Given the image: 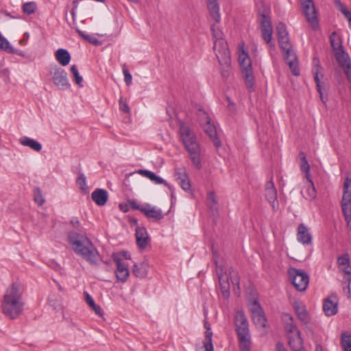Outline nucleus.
I'll list each match as a JSON object with an SVG mask.
<instances>
[{
  "label": "nucleus",
  "instance_id": "nucleus-2",
  "mask_svg": "<svg viewBox=\"0 0 351 351\" xmlns=\"http://www.w3.org/2000/svg\"><path fill=\"white\" fill-rule=\"evenodd\" d=\"M23 293L19 282H13L7 288L1 301V311L5 317L14 319L22 314L25 306Z\"/></svg>",
  "mask_w": 351,
  "mask_h": 351
},
{
  "label": "nucleus",
  "instance_id": "nucleus-18",
  "mask_svg": "<svg viewBox=\"0 0 351 351\" xmlns=\"http://www.w3.org/2000/svg\"><path fill=\"white\" fill-rule=\"evenodd\" d=\"M323 310L327 316H332L337 313L338 302L335 295H331L324 300Z\"/></svg>",
  "mask_w": 351,
  "mask_h": 351
},
{
  "label": "nucleus",
  "instance_id": "nucleus-38",
  "mask_svg": "<svg viewBox=\"0 0 351 351\" xmlns=\"http://www.w3.org/2000/svg\"><path fill=\"white\" fill-rule=\"evenodd\" d=\"M197 116L200 124L202 125L211 122L208 113L202 108H198Z\"/></svg>",
  "mask_w": 351,
  "mask_h": 351
},
{
  "label": "nucleus",
  "instance_id": "nucleus-33",
  "mask_svg": "<svg viewBox=\"0 0 351 351\" xmlns=\"http://www.w3.org/2000/svg\"><path fill=\"white\" fill-rule=\"evenodd\" d=\"M248 68H250V64L247 65ZM243 77L245 81L246 86L247 89L252 92L253 91V87H254V75L252 73V70H250L248 69V70H246L245 72L242 73Z\"/></svg>",
  "mask_w": 351,
  "mask_h": 351
},
{
  "label": "nucleus",
  "instance_id": "nucleus-6",
  "mask_svg": "<svg viewBox=\"0 0 351 351\" xmlns=\"http://www.w3.org/2000/svg\"><path fill=\"white\" fill-rule=\"evenodd\" d=\"M288 274L296 290L304 291L306 289L309 282V276L306 272L300 269L291 267L288 269Z\"/></svg>",
  "mask_w": 351,
  "mask_h": 351
},
{
  "label": "nucleus",
  "instance_id": "nucleus-8",
  "mask_svg": "<svg viewBox=\"0 0 351 351\" xmlns=\"http://www.w3.org/2000/svg\"><path fill=\"white\" fill-rule=\"evenodd\" d=\"M49 74L52 75V81L56 86L60 90L69 89L71 86L67 78L66 72L61 67L53 65L51 67Z\"/></svg>",
  "mask_w": 351,
  "mask_h": 351
},
{
  "label": "nucleus",
  "instance_id": "nucleus-43",
  "mask_svg": "<svg viewBox=\"0 0 351 351\" xmlns=\"http://www.w3.org/2000/svg\"><path fill=\"white\" fill-rule=\"evenodd\" d=\"M70 71H71V73H72V75L74 77L75 83L78 86H80L81 87L83 86V85L82 84V82L83 81V78H82V77L79 73V71H78V69H77V66L76 65H75V64L72 65L71 66Z\"/></svg>",
  "mask_w": 351,
  "mask_h": 351
},
{
  "label": "nucleus",
  "instance_id": "nucleus-60",
  "mask_svg": "<svg viewBox=\"0 0 351 351\" xmlns=\"http://www.w3.org/2000/svg\"><path fill=\"white\" fill-rule=\"evenodd\" d=\"M251 61V59L247 52H245L244 50H242V51L239 55V61Z\"/></svg>",
  "mask_w": 351,
  "mask_h": 351
},
{
  "label": "nucleus",
  "instance_id": "nucleus-5",
  "mask_svg": "<svg viewBox=\"0 0 351 351\" xmlns=\"http://www.w3.org/2000/svg\"><path fill=\"white\" fill-rule=\"evenodd\" d=\"M346 228L351 231V178L346 177L343 183V193L341 202Z\"/></svg>",
  "mask_w": 351,
  "mask_h": 351
},
{
  "label": "nucleus",
  "instance_id": "nucleus-46",
  "mask_svg": "<svg viewBox=\"0 0 351 351\" xmlns=\"http://www.w3.org/2000/svg\"><path fill=\"white\" fill-rule=\"evenodd\" d=\"M77 184L80 186L82 191H86L87 189L86 177L84 173H80L77 178Z\"/></svg>",
  "mask_w": 351,
  "mask_h": 351
},
{
  "label": "nucleus",
  "instance_id": "nucleus-31",
  "mask_svg": "<svg viewBox=\"0 0 351 351\" xmlns=\"http://www.w3.org/2000/svg\"><path fill=\"white\" fill-rule=\"evenodd\" d=\"M322 69V67L319 64V63H317L316 66L312 69V73L313 74L314 80L316 83L317 90L319 93L320 97L323 101L321 82L319 77V74L321 73Z\"/></svg>",
  "mask_w": 351,
  "mask_h": 351
},
{
  "label": "nucleus",
  "instance_id": "nucleus-42",
  "mask_svg": "<svg viewBox=\"0 0 351 351\" xmlns=\"http://www.w3.org/2000/svg\"><path fill=\"white\" fill-rule=\"evenodd\" d=\"M309 182V186L306 189V193H307V197H306V199L308 198L309 199H315L316 198V196H317V192H316V190H315V186H314V183L312 180L311 178H309V179H307Z\"/></svg>",
  "mask_w": 351,
  "mask_h": 351
},
{
  "label": "nucleus",
  "instance_id": "nucleus-58",
  "mask_svg": "<svg viewBox=\"0 0 351 351\" xmlns=\"http://www.w3.org/2000/svg\"><path fill=\"white\" fill-rule=\"evenodd\" d=\"M124 80L125 84L128 86L132 83V77L128 69H123Z\"/></svg>",
  "mask_w": 351,
  "mask_h": 351
},
{
  "label": "nucleus",
  "instance_id": "nucleus-21",
  "mask_svg": "<svg viewBox=\"0 0 351 351\" xmlns=\"http://www.w3.org/2000/svg\"><path fill=\"white\" fill-rule=\"evenodd\" d=\"M204 132L208 136L210 139L213 143L216 148H219L221 145V142L218 136L215 126L211 123L204 125Z\"/></svg>",
  "mask_w": 351,
  "mask_h": 351
},
{
  "label": "nucleus",
  "instance_id": "nucleus-3",
  "mask_svg": "<svg viewBox=\"0 0 351 351\" xmlns=\"http://www.w3.org/2000/svg\"><path fill=\"white\" fill-rule=\"evenodd\" d=\"M179 133L182 143L189 154L193 165L197 169L202 168L200 145L195 132L184 123L180 125Z\"/></svg>",
  "mask_w": 351,
  "mask_h": 351
},
{
  "label": "nucleus",
  "instance_id": "nucleus-54",
  "mask_svg": "<svg viewBox=\"0 0 351 351\" xmlns=\"http://www.w3.org/2000/svg\"><path fill=\"white\" fill-rule=\"evenodd\" d=\"M342 69L344 71L347 80L351 84V63L345 65V66L342 67Z\"/></svg>",
  "mask_w": 351,
  "mask_h": 351
},
{
  "label": "nucleus",
  "instance_id": "nucleus-11",
  "mask_svg": "<svg viewBox=\"0 0 351 351\" xmlns=\"http://www.w3.org/2000/svg\"><path fill=\"white\" fill-rule=\"evenodd\" d=\"M251 317L254 324L256 327H266L267 319L265 316V313L263 308L261 306V304L257 300H254L252 304Z\"/></svg>",
  "mask_w": 351,
  "mask_h": 351
},
{
  "label": "nucleus",
  "instance_id": "nucleus-64",
  "mask_svg": "<svg viewBox=\"0 0 351 351\" xmlns=\"http://www.w3.org/2000/svg\"><path fill=\"white\" fill-rule=\"evenodd\" d=\"M276 351H287L283 343L278 342L276 345Z\"/></svg>",
  "mask_w": 351,
  "mask_h": 351
},
{
  "label": "nucleus",
  "instance_id": "nucleus-28",
  "mask_svg": "<svg viewBox=\"0 0 351 351\" xmlns=\"http://www.w3.org/2000/svg\"><path fill=\"white\" fill-rule=\"evenodd\" d=\"M204 327L206 330L205 332L204 348L205 349V351H214L213 340H212L213 332L211 331L210 325L208 323L204 324Z\"/></svg>",
  "mask_w": 351,
  "mask_h": 351
},
{
  "label": "nucleus",
  "instance_id": "nucleus-4",
  "mask_svg": "<svg viewBox=\"0 0 351 351\" xmlns=\"http://www.w3.org/2000/svg\"><path fill=\"white\" fill-rule=\"evenodd\" d=\"M234 324L240 351H250L252 342L249 322L243 311H237L235 313Z\"/></svg>",
  "mask_w": 351,
  "mask_h": 351
},
{
  "label": "nucleus",
  "instance_id": "nucleus-32",
  "mask_svg": "<svg viewBox=\"0 0 351 351\" xmlns=\"http://www.w3.org/2000/svg\"><path fill=\"white\" fill-rule=\"evenodd\" d=\"M282 317L286 322V330L290 333L297 332L299 330L296 326L293 324V318L289 313H283Z\"/></svg>",
  "mask_w": 351,
  "mask_h": 351
},
{
  "label": "nucleus",
  "instance_id": "nucleus-7",
  "mask_svg": "<svg viewBox=\"0 0 351 351\" xmlns=\"http://www.w3.org/2000/svg\"><path fill=\"white\" fill-rule=\"evenodd\" d=\"M300 4L307 22L312 29H317L319 27V21L313 0H300Z\"/></svg>",
  "mask_w": 351,
  "mask_h": 351
},
{
  "label": "nucleus",
  "instance_id": "nucleus-56",
  "mask_svg": "<svg viewBox=\"0 0 351 351\" xmlns=\"http://www.w3.org/2000/svg\"><path fill=\"white\" fill-rule=\"evenodd\" d=\"M84 298L86 300V304L91 308L93 306L95 303L93 300V298L91 297V295L86 291L84 292Z\"/></svg>",
  "mask_w": 351,
  "mask_h": 351
},
{
  "label": "nucleus",
  "instance_id": "nucleus-45",
  "mask_svg": "<svg viewBox=\"0 0 351 351\" xmlns=\"http://www.w3.org/2000/svg\"><path fill=\"white\" fill-rule=\"evenodd\" d=\"M337 263L339 265L345 266L344 268H347V269H348V268L350 267L349 255L348 254H345L339 257L337 259Z\"/></svg>",
  "mask_w": 351,
  "mask_h": 351
},
{
  "label": "nucleus",
  "instance_id": "nucleus-20",
  "mask_svg": "<svg viewBox=\"0 0 351 351\" xmlns=\"http://www.w3.org/2000/svg\"><path fill=\"white\" fill-rule=\"evenodd\" d=\"M91 198L97 206H104L108 199V193L106 190L96 189L91 194Z\"/></svg>",
  "mask_w": 351,
  "mask_h": 351
},
{
  "label": "nucleus",
  "instance_id": "nucleus-1",
  "mask_svg": "<svg viewBox=\"0 0 351 351\" xmlns=\"http://www.w3.org/2000/svg\"><path fill=\"white\" fill-rule=\"evenodd\" d=\"M67 241L75 254L85 260L90 265L97 266L101 258L99 251L85 233L69 231Z\"/></svg>",
  "mask_w": 351,
  "mask_h": 351
},
{
  "label": "nucleus",
  "instance_id": "nucleus-39",
  "mask_svg": "<svg viewBox=\"0 0 351 351\" xmlns=\"http://www.w3.org/2000/svg\"><path fill=\"white\" fill-rule=\"evenodd\" d=\"M76 32H77L78 35L82 37L84 40L88 42L89 43L93 44L96 46L101 45V41H99L97 38L93 37L90 35L86 34L81 30H80L78 28H76Z\"/></svg>",
  "mask_w": 351,
  "mask_h": 351
},
{
  "label": "nucleus",
  "instance_id": "nucleus-41",
  "mask_svg": "<svg viewBox=\"0 0 351 351\" xmlns=\"http://www.w3.org/2000/svg\"><path fill=\"white\" fill-rule=\"evenodd\" d=\"M0 49L7 53L14 52L9 41L0 33Z\"/></svg>",
  "mask_w": 351,
  "mask_h": 351
},
{
  "label": "nucleus",
  "instance_id": "nucleus-10",
  "mask_svg": "<svg viewBox=\"0 0 351 351\" xmlns=\"http://www.w3.org/2000/svg\"><path fill=\"white\" fill-rule=\"evenodd\" d=\"M260 16H261V29L262 38L267 43V44L269 45V47H274L275 45L271 41L273 29L271 19L269 16L263 12L261 13Z\"/></svg>",
  "mask_w": 351,
  "mask_h": 351
},
{
  "label": "nucleus",
  "instance_id": "nucleus-50",
  "mask_svg": "<svg viewBox=\"0 0 351 351\" xmlns=\"http://www.w3.org/2000/svg\"><path fill=\"white\" fill-rule=\"evenodd\" d=\"M230 276L231 282L233 285H235L237 286L238 289H239V278L238 276V274L234 271L232 269L230 270Z\"/></svg>",
  "mask_w": 351,
  "mask_h": 351
},
{
  "label": "nucleus",
  "instance_id": "nucleus-23",
  "mask_svg": "<svg viewBox=\"0 0 351 351\" xmlns=\"http://www.w3.org/2000/svg\"><path fill=\"white\" fill-rule=\"evenodd\" d=\"M289 345L293 351H305L303 347V339L300 330H297L295 337H289Z\"/></svg>",
  "mask_w": 351,
  "mask_h": 351
},
{
  "label": "nucleus",
  "instance_id": "nucleus-48",
  "mask_svg": "<svg viewBox=\"0 0 351 351\" xmlns=\"http://www.w3.org/2000/svg\"><path fill=\"white\" fill-rule=\"evenodd\" d=\"M278 40L281 49L291 45L289 42V34H287V36H279L278 37Z\"/></svg>",
  "mask_w": 351,
  "mask_h": 351
},
{
  "label": "nucleus",
  "instance_id": "nucleus-16",
  "mask_svg": "<svg viewBox=\"0 0 351 351\" xmlns=\"http://www.w3.org/2000/svg\"><path fill=\"white\" fill-rule=\"evenodd\" d=\"M297 240L303 245L312 244V235L309 229L304 224L300 223L297 229Z\"/></svg>",
  "mask_w": 351,
  "mask_h": 351
},
{
  "label": "nucleus",
  "instance_id": "nucleus-36",
  "mask_svg": "<svg viewBox=\"0 0 351 351\" xmlns=\"http://www.w3.org/2000/svg\"><path fill=\"white\" fill-rule=\"evenodd\" d=\"M207 199L208 202V206L213 213V215H215L217 213V201L215 198V194L213 191L208 193Z\"/></svg>",
  "mask_w": 351,
  "mask_h": 351
},
{
  "label": "nucleus",
  "instance_id": "nucleus-57",
  "mask_svg": "<svg viewBox=\"0 0 351 351\" xmlns=\"http://www.w3.org/2000/svg\"><path fill=\"white\" fill-rule=\"evenodd\" d=\"M239 63H240V66H241V71L242 73L243 72H245L246 70H248V66L247 65L250 64V70H252V61H246V60H244L243 62V61H239Z\"/></svg>",
  "mask_w": 351,
  "mask_h": 351
},
{
  "label": "nucleus",
  "instance_id": "nucleus-59",
  "mask_svg": "<svg viewBox=\"0 0 351 351\" xmlns=\"http://www.w3.org/2000/svg\"><path fill=\"white\" fill-rule=\"evenodd\" d=\"M130 208L133 210H139L141 213V209H143V205L139 206L135 200L131 199L128 201Z\"/></svg>",
  "mask_w": 351,
  "mask_h": 351
},
{
  "label": "nucleus",
  "instance_id": "nucleus-27",
  "mask_svg": "<svg viewBox=\"0 0 351 351\" xmlns=\"http://www.w3.org/2000/svg\"><path fill=\"white\" fill-rule=\"evenodd\" d=\"M341 271L343 274L342 283L345 285V286L343 287V291L346 294H347L348 298H350L351 271L350 270L347 269V268L341 269Z\"/></svg>",
  "mask_w": 351,
  "mask_h": 351
},
{
  "label": "nucleus",
  "instance_id": "nucleus-13",
  "mask_svg": "<svg viewBox=\"0 0 351 351\" xmlns=\"http://www.w3.org/2000/svg\"><path fill=\"white\" fill-rule=\"evenodd\" d=\"M265 197L271 204L274 211L278 209V202L277 200V190L274 186V182L271 180L265 184Z\"/></svg>",
  "mask_w": 351,
  "mask_h": 351
},
{
  "label": "nucleus",
  "instance_id": "nucleus-51",
  "mask_svg": "<svg viewBox=\"0 0 351 351\" xmlns=\"http://www.w3.org/2000/svg\"><path fill=\"white\" fill-rule=\"evenodd\" d=\"M179 184L181 188L185 191H191V185L189 179V177L184 180H182L179 182Z\"/></svg>",
  "mask_w": 351,
  "mask_h": 351
},
{
  "label": "nucleus",
  "instance_id": "nucleus-63",
  "mask_svg": "<svg viewBox=\"0 0 351 351\" xmlns=\"http://www.w3.org/2000/svg\"><path fill=\"white\" fill-rule=\"evenodd\" d=\"M70 223L72 225L73 228H77L80 226V222L77 217H72Z\"/></svg>",
  "mask_w": 351,
  "mask_h": 351
},
{
  "label": "nucleus",
  "instance_id": "nucleus-30",
  "mask_svg": "<svg viewBox=\"0 0 351 351\" xmlns=\"http://www.w3.org/2000/svg\"><path fill=\"white\" fill-rule=\"evenodd\" d=\"M138 173L140 175L145 176V178L149 179L150 180L155 182L156 184H161L162 183L165 182V180L159 177L155 173H154L151 171H149L147 169H139L138 171Z\"/></svg>",
  "mask_w": 351,
  "mask_h": 351
},
{
  "label": "nucleus",
  "instance_id": "nucleus-47",
  "mask_svg": "<svg viewBox=\"0 0 351 351\" xmlns=\"http://www.w3.org/2000/svg\"><path fill=\"white\" fill-rule=\"evenodd\" d=\"M34 200L40 206L43 205L45 202V199L42 195L41 191L38 187L34 190Z\"/></svg>",
  "mask_w": 351,
  "mask_h": 351
},
{
  "label": "nucleus",
  "instance_id": "nucleus-44",
  "mask_svg": "<svg viewBox=\"0 0 351 351\" xmlns=\"http://www.w3.org/2000/svg\"><path fill=\"white\" fill-rule=\"evenodd\" d=\"M175 177L180 182L187 178L189 176L184 168H177L175 172Z\"/></svg>",
  "mask_w": 351,
  "mask_h": 351
},
{
  "label": "nucleus",
  "instance_id": "nucleus-24",
  "mask_svg": "<svg viewBox=\"0 0 351 351\" xmlns=\"http://www.w3.org/2000/svg\"><path fill=\"white\" fill-rule=\"evenodd\" d=\"M293 307L297 314L298 318L304 324H307L309 319L306 306L301 305L300 302L295 301L293 304Z\"/></svg>",
  "mask_w": 351,
  "mask_h": 351
},
{
  "label": "nucleus",
  "instance_id": "nucleus-49",
  "mask_svg": "<svg viewBox=\"0 0 351 351\" xmlns=\"http://www.w3.org/2000/svg\"><path fill=\"white\" fill-rule=\"evenodd\" d=\"M278 37L281 36H287L288 32L287 30V27L285 23H279L276 27Z\"/></svg>",
  "mask_w": 351,
  "mask_h": 351
},
{
  "label": "nucleus",
  "instance_id": "nucleus-26",
  "mask_svg": "<svg viewBox=\"0 0 351 351\" xmlns=\"http://www.w3.org/2000/svg\"><path fill=\"white\" fill-rule=\"evenodd\" d=\"M19 141L22 145L29 147V148L36 152H38L42 149V144L38 141L29 137L23 136L20 138Z\"/></svg>",
  "mask_w": 351,
  "mask_h": 351
},
{
  "label": "nucleus",
  "instance_id": "nucleus-62",
  "mask_svg": "<svg viewBox=\"0 0 351 351\" xmlns=\"http://www.w3.org/2000/svg\"><path fill=\"white\" fill-rule=\"evenodd\" d=\"M211 32H212V35L213 36L214 38H217V40H220L221 39L220 38V36H221V32L219 31H216L215 29V25H213L211 26Z\"/></svg>",
  "mask_w": 351,
  "mask_h": 351
},
{
  "label": "nucleus",
  "instance_id": "nucleus-25",
  "mask_svg": "<svg viewBox=\"0 0 351 351\" xmlns=\"http://www.w3.org/2000/svg\"><path fill=\"white\" fill-rule=\"evenodd\" d=\"M56 60L62 66L68 65L71 61V55L65 49H59L55 53Z\"/></svg>",
  "mask_w": 351,
  "mask_h": 351
},
{
  "label": "nucleus",
  "instance_id": "nucleus-35",
  "mask_svg": "<svg viewBox=\"0 0 351 351\" xmlns=\"http://www.w3.org/2000/svg\"><path fill=\"white\" fill-rule=\"evenodd\" d=\"M299 156H300V160H301L300 169L302 171H303L306 173V178L307 179H309V178H311L310 166H309L308 162L306 158L305 154L304 152H300Z\"/></svg>",
  "mask_w": 351,
  "mask_h": 351
},
{
  "label": "nucleus",
  "instance_id": "nucleus-15",
  "mask_svg": "<svg viewBox=\"0 0 351 351\" xmlns=\"http://www.w3.org/2000/svg\"><path fill=\"white\" fill-rule=\"evenodd\" d=\"M141 213L144 214L147 219H152L156 221L162 219L165 217L160 208L152 206L148 203L143 205V209H141Z\"/></svg>",
  "mask_w": 351,
  "mask_h": 351
},
{
  "label": "nucleus",
  "instance_id": "nucleus-61",
  "mask_svg": "<svg viewBox=\"0 0 351 351\" xmlns=\"http://www.w3.org/2000/svg\"><path fill=\"white\" fill-rule=\"evenodd\" d=\"M91 308L94 311L95 314H97L99 317H102L104 315L103 311H102L101 308L100 307V306L97 305L95 304L93 306L91 307Z\"/></svg>",
  "mask_w": 351,
  "mask_h": 351
},
{
  "label": "nucleus",
  "instance_id": "nucleus-34",
  "mask_svg": "<svg viewBox=\"0 0 351 351\" xmlns=\"http://www.w3.org/2000/svg\"><path fill=\"white\" fill-rule=\"evenodd\" d=\"M341 346L343 351H351V335L343 332L341 335Z\"/></svg>",
  "mask_w": 351,
  "mask_h": 351
},
{
  "label": "nucleus",
  "instance_id": "nucleus-12",
  "mask_svg": "<svg viewBox=\"0 0 351 351\" xmlns=\"http://www.w3.org/2000/svg\"><path fill=\"white\" fill-rule=\"evenodd\" d=\"M284 52V57L286 62L289 64L291 73L293 75L298 76L300 75V70L298 68V62L295 53L290 45L287 47L282 49Z\"/></svg>",
  "mask_w": 351,
  "mask_h": 351
},
{
  "label": "nucleus",
  "instance_id": "nucleus-22",
  "mask_svg": "<svg viewBox=\"0 0 351 351\" xmlns=\"http://www.w3.org/2000/svg\"><path fill=\"white\" fill-rule=\"evenodd\" d=\"M218 0H208L207 8L213 20L219 23L221 21V14L219 13V5L217 2Z\"/></svg>",
  "mask_w": 351,
  "mask_h": 351
},
{
  "label": "nucleus",
  "instance_id": "nucleus-9",
  "mask_svg": "<svg viewBox=\"0 0 351 351\" xmlns=\"http://www.w3.org/2000/svg\"><path fill=\"white\" fill-rule=\"evenodd\" d=\"M219 64L226 68L230 66V53L224 40L215 41L213 47Z\"/></svg>",
  "mask_w": 351,
  "mask_h": 351
},
{
  "label": "nucleus",
  "instance_id": "nucleus-53",
  "mask_svg": "<svg viewBox=\"0 0 351 351\" xmlns=\"http://www.w3.org/2000/svg\"><path fill=\"white\" fill-rule=\"evenodd\" d=\"M119 108L125 113L130 112V108L123 97L119 99Z\"/></svg>",
  "mask_w": 351,
  "mask_h": 351
},
{
  "label": "nucleus",
  "instance_id": "nucleus-17",
  "mask_svg": "<svg viewBox=\"0 0 351 351\" xmlns=\"http://www.w3.org/2000/svg\"><path fill=\"white\" fill-rule=\"evenodd\" d=\"M335 59L341 68L351 64L349 54L345 51L342 42L339 38V45L336 52L334 53Z\"/></svg>",
  "mask_w": 351,
  "mask_h": 351
},
{
  "label": "nucleus",
  "instance_id": "nucleus-55",
  "mask_svg": "<svg viewBox=\"0 0 351 351\" xmlns=\"http://www.w3.org/2000/svg\"><path fill=\"white\" fill-rule=\"evenodd\" d=\"M336 35H337L336 32H333L330 36V42L331 47L334 51V53L337 51V50L338 49V46L339 45V42L335 43V41L334 36H335Z\"/></svg>",
  "mask_w": 351,
  "mask_h": 351
},
{
  "label": "nucleus",
  "instance_id": "nucleus-19",
  "mask_svg": "<svg viewBox=\"0 0 351 351\" xmlns=\"http://www.w3.org/2000/svg\"><path fill=\"white\" fill-rule=\"evenodd\" d=\"M136 244L141 249H145L149 244V238L145 227H137L135 231Z\"/></svg>",
  "mask_w": 351,
  "mask_h": 351
},
{
  "label": "nucleus",
  "instance_id": "nucleus-29",
  "mask_svg": "<svg viewBox=\"0 0 351 351\" xmlns=\"http://www.w3.org/2000/svg\"><path fill=\"white\" fill-rule=\"evenodd\" d=\"M148 264L145 262H142L139 264H134L132 273L140 278H145L147 274Z\"/></svg>",
  "mask_w": 351,
  "mask_h": 351
},
{
  "label": "nucleus",
  "instance_id": "nucleus-37",
  "mask_svg": "<svg viewBox=\"0 0 351 351\" xmlns=\"http://www.w3.org/2000/svg\"><path fill=\"white\" fill-rule=\"evenodd\" d=\"M37 8L38 7L36 2L29 1L23 4L22 10L25 14L30 15L36 12Z\"/></svg>",
  "mask_w": 351,
  "mask_h": 351
},
{
  "label": "nucleus",
  "instance_id": "nucleus-14",
  "mask_svg": "<svg viewBox=\"0 0 351 351\" xmlns=\"http://www.w3.org/2000/svg\"><path fill=\"white\" fill-rule=\"evenodd\" d=\"M114 261L117 263L116 277L121 282H125L129 276V270L117 254H112Z\"/></svg>",
  "mask_w": 351,
  "mask_h": 351
},
{
  "label": "nucleus",
  "instance_id": "nucleus-52",
  "mask_svg": "<svg viewBox=\"0 0 351 351\" xmlns=\"http://www.w3.org/2000/svg\"><path fill=\"white\" fill-rule=\"evenodd\" d=\"M339 10L348 20L349 27L351 29V12L348 11L344 5H342V8H339Z\"/></svg>",
  "mask_w": 351,
  "mask_h": 351
},
{
  "label": "nucleus",
  "instance_id": "nucleus-40",
  "mask_svg": "<svg viewBox=\"0 0 351 351\" xmlns=\"http://www.w3.org/2000/svg\"><path fill=\"white\" fill-rule=\"evenodd\" d=\"M219 282L223 298H228L230 296V285L228 281H222L221 276H219Z\"/></svg>",
  "mask_w": 351,
  "mask_h": 351
}]
</instances>
